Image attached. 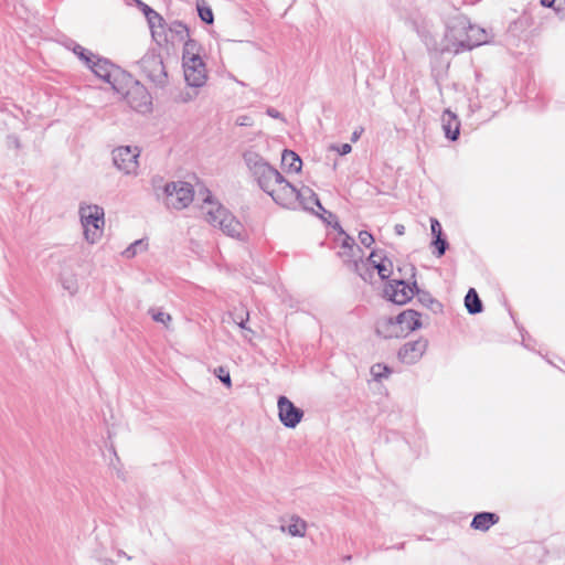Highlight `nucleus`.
Instances as JSON below:
<instances>
[{
    "label": "nucleus",
    "mask_w": 565,
    "mask_h": 565,
    "mask_svg": "<svg viewBox=\"0 0 565 565\" xmlns=\"http://www.w3.org/2000/svg\"><path fill=\"white\" fill-rule=\"evenodd\" d=\"M213 373L226 387L232 386L231 375L226 367L217 366Z\"/></svg>",
    "instance_id": "31"
},
{
    "label": "nucleus",
    "mask_w": 565,
    "mask_h": 565,
    "mask_svg": "<svg viewBox=\"0 0 565 565\" xmlns=\"http://www.w3.org/2000/svg\"><path fill=\"white\" fill-rule=\"evenodd\" d=\"M88 67L97 77L109 84L115 92L119 94L125 93L128 103L134 109L138 111H146L149 109V106L151 105L149 94L140 86H137L132 90H126V86L131 81V77L119 66L113 64L107 58L96 56Z\"/></svg>",
    "instance_id": "1"
},
{
    "label": "nucleus",
    "mask_w": 565,
    "mask_h": 565,
    "mask_svg": "<svg viewBox=\"0 0 565 565\" xmlns=\"http://www.w3.org/2000/svg\"><path fill=\"white\" fill-rule=\"evenodd\" d=\"M386 259L385 255L380 254L377 250H373L369 257L363 263L365 267L362 268V271L365 274L367 280L372 281L375 273L383 280L382 288V297L385 300H388V275L386 274V266L384 260Z\"/></svg>",
    "instance_id": "8"
},
{
    "label": "nucleus",
    "mask_w": 565,
    "mask_h": 565,
    "mask_svg": "<svg viewBox=\"0 0 565 565\" xmlns=\"http://www.w3.org/2000/svg\"><path fill=\"white\" fill-rule=\"evenodd\" d=\"M425 340L411 341L405 343L398 351V359L406 364L417 362L426 351Z\"/></svg>",
    "instance_id": "15"
},
{
    "label": "nucleus",
    "mask_w": 565,
    "mask_h": 565,
    "mask_svg": "<svg viewBox=\"0 0 565 565\" xmlns=\"http://www.w3.org/2000/svg\"><path fill=\"white\" fill-rule=\"evenodd\" d=\"M196 9H198V14H199L200 19L204 23L212 24L214 22L213 11H212L211 7L206 4V2L204 0H199L196 2Z\"/></svg>",
    "instance_id": "25"
},
{
    "label": "nucleus",
    "mask_w": 565,
    "mask_h": 565,
    "mask_svg": "<svg viewBox=\"0 0 565 565\" xmlns=\"http://www.w3.org/2000/svg\"><path fill=\"white\" fill-rule=\"evenodd\" d=\"M237 324L239 326V328L246 329V321L244 319H241V321L237 322Z\"/></svg>",
    "instance_id": "45"
},
{
    "label": "nucleus",
    "mask_w": 565,
    "mask_h": 565,
    "mask_svg": "<svg viewBox=\"0 0 565 565\" xmlns=\"http://www.w3.org/2000/svg\"><path fill=\"white\" fill-rule=\"evenodd\" d=\"M114 456L116 457L117 460L119 459L116 451H114Z\"/></svg>",
    "instance_id": "48"
},
{
    "label": "nucleus",
    "mask_w": 565,
    "mask_h": 565,
    "mask_svg": "<svg viewBox=\"0 0 565 565\" xmlns=\"http://www.w3.org/2000/svg\"><path fill=\"white\" fill-rule=\"evenodd\" d=\"M118 555H120V556H126L128 559H131V557H130V556H128L124 551H119V552H118Z\"/></svg>",
    "instance_id": "46"
},
{
    "label": "nucleus",
    "mask_w": 565,
    "mask_h": 565,
    "mask_svg": "<svg viewBox=\"0 0 565 565\" xmlns=\"http://www.w3.org/2000/svg\"><path fill=\"white\" fill-rule=\"evenodd\" d=\"M431 244L436 246V249H437V250H436L435 255H436L437 257H441V256L446 253V250H447V248H448V242H447V239H446V238H444L443 236H440V237H436V238L433 241V243H431Z\"/></svg>",
    "instance_id": "33"
},
{
    "label": "nucleus",
    "mask_w": 565,
    "mask_h": 565,
    "mask_svg": "<svg viewBox=\"0 0 565 565\" xmlns=\"http://www.w3.org/2000/svg\"><path fill=\"white\" fill-rule=\"evenodd\" d=\"M359 241L363 246L370 247L374 243V237L370 232L361 231L359 233Z\"/></svg>",
    "instance_id": "35"
},
{
    "label": "nucleus",
    "mask_w": 565,
    "mask_h": 565,
    "mask_svg": "<svg viewBox=\"0 0 565 565\" xmlns=\"http://www.w3.org/2000/svg\"><path fill=\"white\" fill-rule=\"evenodd\" d=\"M352 150V147L351 145L349 143H342L340 145L338 148H337V151L339 152V154L341 156H345L348 153H350Z\"/></svg>",
    "instance_id": "40"
},
{
    "label": "nucleus",
    "mask_w": 565,
    "mask_h": 565,
    "mask_svg": "<svg viewBox=\"0 0 565 565\" xmlns=\"http://www.w3.org/2000/svg\"><path fill=\"white\" fill-rule=\"evenodd\" d=\"M430 231L435 238L443 236V228L438 220L430 218Z\"/></svg>",
    "instance_id": "36"
},
{
    "label": "nucleus",
    "mask_w": 565,
    "mask_h": 565,
    "mask_svg": "<svg viewBox=\"0 0 565 565\" xmlns=\"http://www.w3.org/2000/svg\"><path fill=\"white\" fill-rule=\"evenodd\" d=\"M201 50L202 47L198 41L190 36L185 39L182 52V63L202 60Z\"/></svg>",
    "instance_id": "20"
},
{
    "label": "nucleus",
    "mask_w": 565,
    "mask_h": 565,
    "mask_svg": "<svg viewBox=\"0 0 565 565\" xmlns=\"http://www.w3.org/2000/svg\"><path fill=\"white\" fill-rule=\"evenodd\" d=\"M450 36L457 42L456 52L471 50L488 42L484 29L471 24L467 19H459L456 26L451 28Z\"/></svg>",
    "instance_id": "4"
},
{
    "label": "nucleus",
    "mask_w": 565,
    "mask_h": 565,
    "mask_svg": "<svg viewBox=\"0 0 565 565\" xmlns=\"http://www.w3.org/2000/svg\"><path fill=\"white\" fill-rule=\"evenodd\" d=\"M243 158L257 184L267 194L277 182H281L282 174L256 151L247 150L244 152Z\"/></svg>",
    "instance_id": "2"
},
{
    "label": "nucleus",
    "mask_w": 565,
    "mask_h": 565,
    "mask_svg": "<svg viewBox=\"0 0 565 565\" xmlns=\"http://www.w3.org/2000/svg\"><path fill=\"white\" fill-rule=\"evenodd\" d=\"M163 192L166 194V205L175 210L188 207L194 198L193 186L184 181L168 182Z\"/></svg>",
    "instance_id": "7"
},
{
    "label": "nucleus",
    "mask_w": 565,
    "mask_h": 565,
    "mask_svg": "<svg viewBox=\"0 0 565 565\" xmlns=\"http://www.w3.org/2000/svg\"><path fill=\"white\" fill-rule=\"evenodd\" d=\"M138 3L142 7V11L151 28H154L157 22L159 23V25H161L163 19L157 11H154L152 8H150L141 1H138Z\"/></svg>",
    "instance_id": "27"
},
{
    "label": "nucleus",
    "mask_w": 565,
    "mask_h": 565,
    "mask_svg": "<svg viewBox=\"0 0 565 565\" xmlns=\"http://www.w3.org/2000/svg\"><path fill=\"white\" fill-rule=\"evenodd\" d=\"M441 126L446 138L452 141L458 139L460 134V121L456 114L446 109L441 116Z\"/></svg>",
    "instance_id": "17"
},
{
    "label": "nucleus",
    "mask_w": 565,
    "mask_h": 565,
    "mask_svg": "<svg viewBox=\"0 0 565 565\" xmlns=\"http://www.w3.org/2000/svg\"><path fill=\"white\" fill-rule=\"evenodd\" d=\"M266 114L268 116H270L271 118H276V119L282 118L281 114L276 108H273V107H268L266 110Z\"/></svg>",
    "instance_id": "41"
},
{
    "label": "nucleus",
    "mask_w": 565,
    "mask_h": 565,
    "mask_svg": "<svg viewBox=\"0 0 565 565\" xmlns=\"http://www.w3.org/2000/svg\"><path fill=\"white\" fill-rule=\"evenodd\" d=\"M277 407L279 420L287 428H295L303 417V411L284 395L278 397Z\"/></svg>",
    "instance_id": "12"
},
{
    "label": "nucleus",
    "mask_w": 565,
    "mask_h": 565,
    "mask_svg": "<svg viewBox=\"0 0 565 565\" xmlns=\"http://www.w3.org/2000/svg\"><path fill=\"white\" fill-rule=\"evenodd\" d=\"M556 0H541V4L547 8H554L556 11H559L558 8L554 7Z\"/></svg>",
    "instance_id": "43"
},
{
    "label": "nucleus",
    "mask_w": 565,
    "mask_h": 565,
    "mask_svg": "<svg viewBox=\"0 0 565 565\" xmlns=\"http://www.w3.org/2000/svg\"><path fill=\"white\" fill-rule=\"evenodd\" d=\"M148 312L156 322L162 323L166 327L171 321V316L167 312L159 310V309L151 308V309H149Z\"/></svg>",
    "instance_id": "29"
},
{
    "label": "nucleus",
    "mask_w": 565,
    "mask_h": 565,
    "mask_svg": "<svg viewBox=\"0 0 565 565\" xmlns=\"http://www.w3.org/2000/svg\"><path fill=\"white\" fill-rule=\"evenodd\" d=\"M419 317L420 315L412 309L398 313L395 322L391 320V335L399 337V331L409 333L418 329L422 326Z\"/></svg>",
    "instance_id": "13"
},
{
    "label": "nucleus",
    "mask_w": 565,
    "mask_h": 565,
    "mask_svg": "<svg viewBox=\"0 0 565 565\" xmlns=\"http://www.w3.org/2000/svg\"><path fill=\"white\" fill-rule=\"evenodd\" d=\"M140 151L137 147L120 146L113 150L114 166L125 174H137Z\"/></svg>",
    "instance_id": "9"
},
{
    "label": "nucleus",
    "mask_w": 565,
    "mask_h": 565,
    "mask_svg": "<svg viewBox=\"0 0 565 565\" xmlns=\"http://www.w3.org/2000/svg\"><path fill=\"white\" fill-rule=\"evenodd\" d=\"M412 281L394 278L391 279V302L396 305H404L408 302L417 290L415 280V267H409Z\"/></svg>",
    "instance_id": "11"
},
{
    "label": "nucleus",
    "mask_w": 565,
    "mask_h": 565,
    "mask_svg": "<svg viewBox=\"0 0 565 565\" xmlns=\"http://www.w3.org/2000/svg\"><path fill=\"white\" fill-rule=\"evenodd\" d=\"M418 295V300L426 307L434 309L435 306L440 308L441 305L435 300L428 292H420L419 289L415 291Z\"/></svg>",
    "instance_id": "30"
},
{
    "label": "nucleus",
    "mask_w": 565,
    "mask_h": 565,
    "mask_svg": "<svg viewBox=\"0 0 565 565\" xmlns=\"http://www.w3.org/2000/svg\"><path fill=\"white\" fill-rule=\"evenodd\" d=\"M388 373V365L387 364H375L371 367V374L374 377V380H380L382 377H385Z\"/></svg>",
    "instance_id": "32"
},
{
    "label": "nucleus",
    "mask_w": 565,
    "mask_h": 565,
    "mask_svg": "<svg viewBox=\"0 0 565 565\" xmlns=\"http://www.w3.org/2000/svg\"><path fill=\"white\" fill-rule=\"evenodd\" d=\"M386 327H388V319H383V320L379 321L376 324V333L379 335H382L384 339L387 338V334H385L383 331V329H385Z\"/></svg>",
    "instance_id": "38"
},
{
    "label": "nucleus",
    "mask_w": 565,
    "mask_h": 565,
    "mask_svg": "<svg viewBox=\"0 0 565 565\" xmlns=\"http://www.w3.org/2000/svg\"><path fill=\"white\" fill-rule=\"evenodd\" d=\"M236 125L242 127H248L253 125V119L247 115H242L237 117Z\"/></svg>",
    "instance_id": "37"
},
{
    "label": "nucleus",
    "mask_w": 565,
    "mask_h": 565,
    "mask_svg": "<svg viewBox=\"0 0 565 565\" xmlns=\"http://www.w3.org/2000/svg\"><path fill=\"white\" fill-rule=\"evenodd\" d=\"M307 523L298 515L290 518V523L287 527L281 526V531H287L291 536L303 537L306 535Z\"/></svg>",
    "instance_id": "23"
},
{
    "label": "nucleus",
    "mask_w": 565,
    "mask_h": 565,
    "mask_svg": "<svg viewBox=\"0 0 565 565\" xmlns=\"http://www.w3.org/2000/svg\"><path fill=\"white\" fill-rule=\"evenodd\" d=\"M338 255L343 259V263L348 266L350 270L356 273L363 280L367 281L365 274L362 271V268L365 267L366 263H363V252L358 253L356 250H350L344 248H340Z\"/></svg>",
    "instance_id": "16"
},
{
    "label": "nucleus",
    "mask_w": 565,
    "mask_h": 565,
    "mask_svg": "<svg viewBox=\"0 0 565 565\" xmlns=\"http://www.w3.org/2000/svg\"><path fill=\"white\" fill-rule=\"evenodd\" d=\"M465 306L470 315L482 312L483 305L476 289L470 288L465 297Z\"/></svg>",
    "instance_id": "22"
},
{
    "label": "nucleus",
    "mask_w": 565,
    "mask_h": 565,
    "mask_svg": "<svg viewBox=\"0 0 565 565\" xmlns=\"http://www.w3.org/2000/svg\"><path fill=\"white\" fill-rule=\"evenodd\" d=\"M182 63L184 79L191 87H202L207 79L206 67L203 60Z\"/></svg>",
    "instance_id": "14"
},
{
    "label": "nucleus",
    "mask_w": 565,
    "mask_h": 565,
    "mask_svg": "<svg viewBox=\"0 0 565 565\" xmlns=\"http://www.w3.org/2000/svg\"><path fill=\"white\" fill-rule=\"evenodd\" d=\"M499 522V515L492 512H480L477 513L470 526L475 530L479 531H488L492 525Z\"/></svg>",
    "instance_id": "19"
},
{
    "label": "nucleus",
    "mask_w": 565,
    "mask_h": 565,
    "mask_svg": "<svg viewBox=\"0 0 565 565\" xmlns=\"http://www.w3.org/2000/svg\"><path fill=\"white\" fill-rule=\"evenodd\" d=\"M204 202L212 205V207L206 212L205 216L206 221L211 225L214 227H220V230L227 236L242 238L244 233L243 224L224 206H214L211 201V193L207 190Z\"/></svg>",
    "instance_id": "3"
},
{
    "label": "nucleus",
    "mask_w": 565,
    "mask_h": 565,
    "mask_svg": "<svg viewBox=\"0 0 565 565\" xmlns=\"http://www.w3.org/2000/svg\"><path fill=\"white\" fill-rule=\"evenodd\" d=\"M72 50L87 66H89L96 58V55L79 44H74Z\"/></svg>",
    "instance_id": "28"
},
{
    "label": "nucleus",
    "mask_w": 565,
    "mask_h": 565,
    "mask_svg": "<svg viewBox=\"0 0 565 565\" xmlns=\"http://www.w3.org/2000/svg\"><path fill=\"white\" fill-rule=\"evenodd\" d=\"M299 194L298 205H300L303 210L315 211V206H317L319 210L326 212L320 203L318 195L310 188L306 186L300 189Z\"/></svg>",
    "instance_id": "18"
},
{
    "label": "nucleus",
    "mask_w": 565,
    "mask_h": 565,
    "mask_svg": "<svg viewBox=\"0 0 565 565\" xmlns=\"http://www.w3.org/2000/svg\"><path fill=\"white\" fill-rule=\"evenodd\" d=\"M63 287L64 289L68 290L70 294H74L76 291L74 281L63 280Z\"/></svg>",
    "instance_id": "42"
},
{
    "label": "nucleus",
    "mask_w": 565,
    "mask_h": 565,
    "mask_svg": "<svg viewBox=\"0 0 565 565\" xmlns=\"http://www.w3.org/2000/svg\"><path fill=\"white\" fill-rule=\"evenodd\" d=\"M169 32L172 34V41H184L189 38V29L181 21H173L169 26Z\"/></svg>",
    "instance_id": "24"
},
{
    "label": "nucleus",
    "mask_w": 565,
    "mask_h": 565,
    "mask_svg": "<svg viewBox=\"0 0 565 565\" xmlns=\"http://www.w3.org/2000/svg\"><path fill=\"white\" fill-rule=\"evenodd\" d=\"M340 248H344V250H356L358 253H362V249L356 245L353 237L345 235L342 239Z\"/></svg>",
    "instance_id": "34"
},
{
    "label": "nucleus",
    "mask_w": 565,
    "mask_h": 565,
    "mask_svg": "<svg viewBox=\"0 0 565 565\" xmlns=\"http://www.w3.org/2000/svg\"><path fill=\"white\" fill-rule=\"evenodd\" d=\"M8 147L19 149L21 147L20 139L15 135L8 136Z\"/></svg>",
    "instance_id": "39"
},
{
    "label": "nucleus",
    "mask_w": 565,
    "mask_h": 565,
    "mask_svg": "<svg viewBox=\"0 0 565 565\" xmlns=\"http://www.w3.org/2000/svg\"><path fill=\"white\" fill-rule=\"evenodd\" d=\"M274 202L285 209L295 210L298 206L299 190L288 182L284 177L281 182H277L268 192Z\"/></svg>",
    "instance_id": "10"
},
{
    "label": "nucleus",
    "mask_w": 565,
    "mask_h": 565,
    "mask_svg": "<svg viewBox=\"0 0 565 565\" xmlns=\"http://www.w3.org/2000/svg\"><path fill=\"white\" fill-rule=\"evenodd\" d=\"M147 248L148 243L145 239H137L122 252V256L126 258H134L137 254L146 250Z\"/></svg>",
    "instance_id": "26"
},
{
    "label": "nucleus",
    "mask_w": 565,
    "mask_h": 565,
    "mask_svg": "<svg viewBox=\"0 0 565 565\" xmlns=\"http://www.w3.org/2000/svg\"><path fill=\"white\" fill-rule=\"evenodd\" d=\"M140 72L156 87L164 88L169 84V76L163 58L156 50L148 51L138 62Z\"/></svg>",
    "instance_id": "5"
},
{
    "label": "nucleus",
    "mask_w": 565,
    "mask_h": 565,
    "mask_svg": "<svg viewBox=\"0 0 565 565\" xmlns=\"http://www.w3.org/2000/svg\"><path fill=\"white\" fill-rule=\"evenodd\" d=\"M281 164L287 172H300L302 167L301 158L292 150L285 149L281 153Z\"/></svg>",
    "instance_id": "21"
},
{
    "label": "nucleus",
    "mask_w": 565,
    "mask_h": 565,
    "mask_svg": "<svg viewBox=\"0 0 565 565\" xmlns=\"http://www.w3.org/2000/svg\"><path fill=\"white\" fill-rule=\"evenodd\" d=\"M78 213L85 238L92 244L95 243L100 237L105 224L104 209L96 204H82Z\"/></svg>",
    "instance_id": "6"
},
{
    "label": "nucleus",
    "mask_w": 565,
    "mask_h": 565,
    "mask_svg": "<svg viewBox=\"0 0 565 565\" xmlns=\"http://www.w3.org/2000/svg\"><path fill=\"white\" fill-rule=\"evenodd\" d=\"M394 230H395V233H396L397 235H403V234H404V231H405V227H404V225H402V224H396V225H395V227H394Z\"/></svg>",
    "instance_id": "44"
},
{
    "label": "nucleus",
    "mask_w": 565,
    "mask_h": 565,
    "mask_svg": "<svg viewBox=\"0 0 565 565\" xmlns=\"http://www.w3.org/2000/svg\"><path fill=\"white\" fill-rule=\"evenodd\" d=\"M359 138V134L356 131L352 135V140L355 141Z\"/></svg>",
    "instance_id": "47"
}]
</instances>
